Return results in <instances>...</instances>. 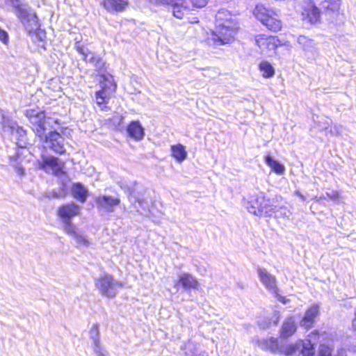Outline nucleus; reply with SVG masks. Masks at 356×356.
I'll return each instance as SVG.
<instances>
[{
    "label": "nucleus",
    "instance_id": "10",
    "mask_svg": "<svg viewBox=\"0 0 356 356\" xmlns=\"http://www.w3.org/2000/svg\"><path fill=\"white\" fill-rule=\"evenodd\" d=\"M297 6L301 8L302 19L311 24H315L320 21L321 11L312 0H294Z\"/></svg>",
    "mask_w": 356,
    "mask_h": 356
},
{
    "label": "nucleus",
    "instance_id": "36",
    "mask_svg": "<svg viewBox=\"0 0 356 356\" xmlns=\"http://www.w3.org/2000/svg\"><path fill=\"white\" fill-rule=\"evenodd\" d=\"M5 3L12 8V11L15 15L29 5L22 0H5Z\"/></svg>",
    "mask_w": 356,
    "mask_h": 356
},
{
    "label": "nucleus",
    "instance_id": "41",
    "mask_svg": "<svg viewBox=\"0 0 356 356\" xmlns=\"http://www.w3.org/2000/svg\"><path fill=\"white\" fill-rule=\"evenodd\" d=\"M59 120L58 119H54L50 117H46L44 118L42 127L44 129V135L47 134L46 131L48 129H54V124H59Z\"/></svg>",
    "mask_w": 356,
    "mask_h": 356
},
{
    "label": "nucleus",
    "instance_id": "4",
    "mask_svg": "<svg viewBox=\"0 0 356 356\" xmlns=\"http://www.w3.org/2000/svg\"><path fill=\"white\" fill-rule=\"evenodd\" d=\"M95 285L102 296L108 298H114L118 293V289L122 286L120 282L107 273L102 274L96 278Z\"/></svg>",
    "mask_w": 356,
    "mask_h": 356
},
{
    "label": "nucleus",
    "instance_id": "33",
    "mask_svg": "<svg viewBox=\"0 0 356 356\" xmlns=\"http://www.w3.org/2000/svg\"><path fill=\"white\" fill-rule=\"evenodd\" d=\"M90 337L93 341V350L95 353H99L102 349L99 341V327L97 324H94L90 330Z\"/></svg>",
    "mask_w": 356,
    "mask_h": 356
},
{
    "label": "nucleus",
    "instance_id": "20",
    "mask_svg": "<svg viewBox=\"0 0 356 356\" xmlns=\"http://www.w3.org/2000/svg\"><path fill=\"white\" fill-rule=\"evenodd\" d=\"M319 314V307L317 305H314L308 308L305 315L300 321V325L307 329L312 327L315 318Z\"/></svg>",
    "mask_w": 356,
    "mask_h": 356
},
{
    "label": "nucleus",
    "instance_id": "26",
    "mask_svg": "<svg viewBox=\"0 0 356 356\" xmlns=\"http://www.w3.org/2000/svg\"><path fill=\"white\" fill-rule=\"evenodd\" d=\"M100 90L106 92H114L116 89V84L114 83L113 78L110 74H106L105 73L99 75Z\"/></svg>",
    "mask_w": 356,
    "mask_h": 356
},
{
    "label": "nucleus",
    "instance_id": "6",
    "mask_svg": "<svg viewBox=\"0 0 356 356\" xmlns=\"http://www.w3.org/2000/svg\"><path fill=\"white\" fill-rule=\"evenodd\" d=\"M1 124L3 132L16 135V145L17 147L24 148L29 145L26 131L22 127L19 126L15 121L9 118L3 117Z\"/></svg>",
    "mask_w": 356,
    "mask_h": 356
},
{
    "label": "nucleus",
    "instance_id": "13",
    "mask_svg": "<svg viewBox=\"0 0 356 356\" xmlns=\"http://www.w3.org/2000/svg\"><path fill=\"white\" fill-rule=\"evenodd\" d=\"M38 162L39 168L46 172L51 170L54 175H59L63 172L64 163L56 156L42 153Z\"/></svg>",
    "mask_w": 356,
    "mask_h": 356
},
{
    "label": "nucleus",
    "instance_id": "49",
    "mask_svg": "<svg viewBox=\"0 0 356 356\" xmlns=\"http://www.w3.org/2000/svg\"><path fill=\"white\" fill-rule=\"evenodd\" d=\"M17 172L19 175H23L24 174V170L22 168H17Z\"/></svg>",
    "mask_w": 356,
    "mask_h": 356
},
{
    "label": "nucleus",
    "instance_id": "38",
    "mask_svg": "<svg viewBox=\"0 0 356 356\" xmlns=\"http://www.w3.org/2000/svg\"><path fill=\"white\" fill-rule=\"evenodd\" d=\"M110 92H106L103 90H97L95 92V101L99 106L106 104L108 103L110 99Z\"/></svg>",
    "mask_w": 356,
    "mask_h": 356
},
{
    "label": "nucleus",
    "instance_id": "11",
    "mask_svg": "<svg viewBox=\"0 0 356 356\" xmlns=\"http://www.w3.org/2000/svg\"><path fill=\"white\" fill-rule=\"evenodd\" d=\"M28 118L33 131L36 136L42 138L44 136L42 124L45 118V112L38 108L26 109L24 112Z\"/></svg>",
    "mask_w": 356,
    "mask_h": 356
},
{
    "label": "nucleus",
    "instance_id": "8",
    "mask_svg": "<svg viewBox=\"0 0 356 356\" xmlns=\"http://www.w3.org/2000/svg\"><path fill=\"white\" fill-rule=\"evenodd\" d=\"M80 212V207L74 203L63 204L58 207L57 215L63 223V229L65 232H72L75 226L72 220Z\"/></svg>",
    "mask_w": 356,
    "mask_h": 356
},
{
    "label": "nucleus",
    "instance_id": "34",
    "mask_svg": "<svg viewBox=\"0 0 356 356\" xmlns=\"http://www.w3.org/2000/svg\"><path fill=\"white\" fill-rule=\"evenodd\" d=\"M300 353L302 356H314L315 346L309 339H306L299 344Z\"/></svg>",
    "mask_w": 356,
    "mask_h": 356
},
{
    "label": "nucleus",
    "instance_id": "23",
    "mask_svg": "<svg viewBox=\"0 0 356 356\" xmlns=\"http://www.w3.org/2000/svg\"><path fill=\"white\" fill-rule=\"evenodd\" d=\"M297 42L304 51L311 54L312 56L318 55L317 44L314 40L305 35H299L297 38Z\"/></svg>",
    "mask_w": 356,
    "mask_h": 356
},
{
    "label": "nucleus",
    "instance_id": "42",
    "mask_svg": "<svg viewBox=\"0 0 356 356\" xmlns=\"http://www.w3.org/2000/svg\"><path fill=\"white\" fill-rule=\"evenodd\" d=\"M318 356H332V349L328 346L321 344Z\"/></svg>",
    "mask_w": 356,
    "mask_h": 356
},
{
    "label": "nucleus",
    "instance_id": "43",
    "mask_svg": "<svg viewBox=\"0 0 356 356\" xmlns=\"http://www.w3.org/2000/svg\"><path fill=\"white\" fill-rule=\"evenodd\" d=\"M193 6L196 8H203L207 3L208 0H191Z\"/></svg>",
    "mask_w": 356,
    "mask_h": 356
},
{
    "label": "nucleus",
    "instance_id": "30",
    "mask_svg": "<svg viewBox=\"0 0 356 356\" xmlns=\"http://www.w3.org/2000/svg\"><path fill=\"white\" fill-rule=\"evenodd\" d=\"M264 160L266 165H268L274 172L280 175L284 174L285 168L280 161L274 159L270 154L266 155Z\"/></svg>",
    "mask_w": 356,
    "mask_h": 356
},
{
    "label": "nucleus",
    "instance_id": "24",
    "mask_svg": "<svg viewBox=\"0 0 356 356\" xmlns=\"http://www.w3.org/2000/svg\"><path fill=\"white\" fill-rule=\"evenodd\" d=\"M297 325L294 317L289 316L286 318L281 327L280 336L282 338L286 339L292 336L296 331Z\"/></svg>",
    "mask_w": 356,
    "mask_h": 356
},
{
    "label": "nucleus",
    "instance_id": "45",
    "mask_svg": "<svg viewBox=\"0 0 356 356\" xmlns=\"http://www.w3.org/2000/svg\"><path fill=\"white\" fill-rule=\"evenodd\" d=\"M0 40L3 44H7L8 42V33L0 28Z\"/></svg>",
    "mask_w": 356,
    "mask_h": 356
},
{
    "label": "nucleus",
    "instance_id": "19",
    "mask_svg": "<svg viewBox=\"0 0 356 356\" xmlns=\"http://www.w3.org/2000/svg\"><path fill=\"white\" fill-rule=\"evenodd\" d=\"M264 213H266L264 217L284 218H289L291 212L290 209L285 206H273L270 204L267 211H266Z\"/></svg>",
    "mask_w": 356,
    "mask_h": 356
},
{
    "label": "nucleus",
    "instance_id": "46",
    "mask_svg": "<svg viewBox=\"0 0 356 356\" xmlns=\"http://www.w3.org/2000/svg\"><path fill=\"white\" fill-rule=\"evenodd\" d=\"M326 194L330 199H336L338 197V193L337 192L332 191V193H327Z\"/></svg>",
    "mask_w": 356,
    "mask_h": 356
},
{
    "label": "nucleus",
    "instance_id": "22",
    "mask_svg": "<svg viewBox=\"0 0 356 356\" xmlns=\"http://www.w3.org/2000/svg\"><path fill=\"white\" fill-rule=\"evenodd\" d=\"M128 136L135 140H140L144 138L145 129L139 121H131L127 127Z\"/></svg>",
    "mask_w": 356,
    "mask_h": 356
},
{
    "label": "nucleus",
    "instance_id": "32",
    "mask_svg": "<svg viewBox=\"0 0 356 356\" xmlns=\"http://www.w3.org/2000/svg\"><path fill=\"white\" fill-rule=\"evenodd\" d=\"M67 194V188L65 183H62L61 185L58 188L52 191H47L45 193V197L48 199H59L64 198Z\"/></svg>",
    "mask_w": 356,
    "mask_h": 356
},
{
    "label": "nucleus",
    "instance_id": "35",
    "mask_svg": "<svg viewBox=\"0 0 356 356\" xmlns=\"http://www.w3.org/2000/svg\"><path fill=\"white\" fill-rule=\"evenodd\" d=\"M259 68L265 78L273 77L275 74L274 67L266 60L261 61L259 65Z\"/></svg>",
    "mask_w": 356,
    "mask_h": 356
},
{
    "label": "nucleus",
    "instance_id": "21",
    "mask_svg": "<svg viewBox=\"0 0 356 356\" xmlns=\"http://www.w3.org/2000/svg\"><path fill=\"white\" fill-rule=\"evenodd\" d=\"M84 61L90 63L94 67V70L97 73V75L104 73L106 62L97 52L91 51L90 56L87 57V60Z\"/></svg>",
    "mask_w": 356,
    "mask_h": 356
},
{
    "label": "nucleus",
    "instance_id": "18",
    "mask_svg": "<svg viewBox=\"0 0 356 356\" xmlns=\"http://www.w3.org/2000/svg\"><path fill=\"white\" fill-rule=\"evenodd\" d=\"M257 273L260 278L261 283L266 288L271 291L275 294H277L278 289L276 285V279L275 276L269 273L265 268H258Z\"/></svg>",
    "mask_w": 356,
    "mask_h": 356
},
{
    "label": "nucleus",
    "instance_id": "39",
    "mask_svg": "<svg viewBox=\"0 0 356 356\" xmlns=\"http://www.w3.org/2000/svg\"><path fill=\"white\" fill-rule=\"evenodd\" d=\"M300 349L299 344H282L280 350V355L286 356L293 355L296 351Z\"/></svg>",
    "mask_w": 356,
    "mask_h": 356
},
{
    "label": "nucleus",
    "instance_id": "44",
    "mask_svg": "<svg viewBox=\"0 0 356 356\" xmlns=\"http://www.w3.org/2000/svg\"><path fill=\"white\" fill-rule=\"evenodd\" d=\"M186 356H208V353L205 351L198 352L195 348L193 350H191L190 353H186Z\"/></svg>",
    "mask_w": 356,
    "mask_h": 356
},
{
    "label": "nucleus",
    "instance_id": "25",
    "mask_svg": "<svg viewBox=\"0 0 356 356\" xmlns=\"http://www.w3.org/2000/svg\"><path fill=\"white\" fill-rule=\"evenodd\" d=\"M73 197L81 203H85L88 196V191L80 182L74 183L72 188Z\"/></svg>",
    "mask_w": 356,
    "mask_h": 356
},
{
    "label": "nucleus",
    "instance_id": "1",
    "mask_svg": "<svg viewBox=\"0 0 356 356\" xmlns=\"http://www.w3.org/2000/svg\"><path fill=\"white\" fill-rule=\"evenodd\" d=\"M118 185L122 190L127 195L129 202L132 204L137 212L147 213L149 209V202L145 197L146 190L138 183L134 182L128 184L125 181H119Z\"/></svg>",
    "mask_w": 356,
    "mask_h": 356
},
{
    "label": "nucleus",
    "instance_id": "47",
    "mask_svg": "<svg viewBox=\"0 0 356 356\" xmlns=\"http://www.w3.org/2000/svg\"><path fill=\"white\" fill-rule=\"evenodd\" d=\"M330 127V122L327 120H325L323 122L322 129L327 130Z\"/></svg>",
    "mask_w": 356,
    "mask_h": 356
},
{
    "label": "nucleus",
    "instance_id": "29",
    "mask_svg": "<svg viewBox=\"0 0 356 356\" xmlns=\"http://www.w3.org/2000/svg\"><path fill=\"white\" fill-rule=\"evenodd\" d=\"M66 233L74 238L77 246L88 248L90 244L86 236L81 232H79L76 226L73 227L72 232Z\"/></svg>",
    "mask_w": 356,
    "mask_h": 356
},
{
    "label": "nucleus",
    "instance_id": "16",
    "mask_svg": "<svg viewBox=\"0 0 356 356\" xmlns=\"http://www.w3.org/2000/svg\"><path fill=\"white\" fill-rule=\"evenodd\" d=\"M340 0H324L321 2L322 13L327 16L328 21L334 23L340 15Z\"/></svg>",
    "mask_w": 356,
    "mask_h": 356
},
{
    "label": "nucleus",
    "instance_id": "17",
    "mask_svg": "<svg viewBox=\"0 0 356 356\" xmlns=\"http://www.w3.org/2000/svg\"><path fill=\"white\" fill-rule=\"evenodd\" d=\"M181 286L186 292L197 290L200 286L197 280L191 273L182 272L178 275L175 286Z\"/></svg>",
    "mask_w": 356,
    "mask_h": 356
},
{
    "label": "nucleus",
    "instance_id": "27",
    "mask_svg": "<svg viewBox=\"0 0 356 356\" xmlns=\"http://www.w3.org/2000/svg\"><path fill=\"white\" fill-rule=\"evenodd\" d=\"M236 24V21L233 19L232 15L226 9H220L216 15V24L221 26L222 24Z\"/></svg>",
    "mask_w": 356,
    "mask_h": 356
},
{
    "label": "nucleus",
    "instance_id": "7",
    "mask_svg": "<svg viewBox=\"0 0 356 356\" xmlns=\"http://www.w3.org/2000/svg\"><path fill=\"white\" fill-rule=\"evenodd\" d=\"M15 16L29 33H35L40 29V22L38 17L29 5L18 12Z\"/></svg>",
    "mask_w": 356,
    "mask_h": 356
},
{
    "label": "nucleus",
    "instance_id": "52",
    "mask_svg": "<svg viewBox=\"0 0 356 356\" xmlns=\"http://www.w3.org/2000/svg\"><path fill=\"white\" fill-rule=\"evenodd\" d=\"M97 356H104V354L102 353V349L99 350V353H95Z\"/></svg>",
    "mask_w": 356,
    "mask_h": 356
},
{
    "label": "nucleus",
    "instance_id": "15",
    "mask_svg": "<svg viewBox=\"0 0 356 356\" xmlns=\"http://www.w3.org/2000/svg\"><path fill=\"white\" fill-rule=\"evenodd\" d=\"M97 208L106 213L114 211V208L120 204L118 197H112L106 195H99L95 200Z\"/></svg>",
    "mask_w": 356,
    "mask_h": 356
},
{
    "label": "nucleus",
    "instance_id": "28",
    "mask_svg": "<svg viewBox=\"0 0 356 356\" xmlns=\"http://www.w3.org/2000/svg\"><path fill=\"white\" fill-rule=\"evenodd\" d=\"M102 4L109 12H121L127 6V2L125 0H104Z\"/></svg>",
    "mask_w": 356,
    "mask_h": 356
},
{
    "label": "nucleus",
    "instance_id": "9",
    "mask_svg": "<svg viewBox=\"0 0 356 356\" xmlns=\"http://www.w3.org/2000/svg\"><path fill=\"white\" fill-rule=\"evenodd\" d=\"M40 139L43 141L45 149H49L60 155L65 154V138L57 131H50Z\"/></svg>",
    "mask_w": 356,
    "mask_h": 356
},
{
    "label": "nucleus",
    "instance_id": "5",
    "mask_svg": "<svg viewBox=\"0 0 356 356\" xmlns=\"http://www.w3.org/2000/svg\"><path fill=\"white\" fill-rule=\"evenodd\" d=\"M238 29V24H216V31L211 33V40L213 44L220 46L230 42L234 38Z\"/></svg>",
    "mask_w": 356,
    "mask_h": 356
},
{
    "label": "nucleus",
    "instance_id": "12",
    "mask_svg": "<svg viewBox=\"0 0 356 356\" xmlns=\"http://www.w3.org/2000/svg\"><path fill=\"white\" fill-rule=\"evenodd\" d=\"M154 5H166L171 8L172 15L177 19H182L190 13V7L186 0H149Z\"/></svg>",
    "mask_w": 356,
    "mask_h": 356
},
{
    "label": "nucleus",
    "instance_id": "3",
    "mask_svg": "<svg viewBox=\"0 0 356 356\" xmlns=\"http://www.w3.org/2000/svg\"><path fill=\"white\" fill-rule=\"evenodd\" d=\"M253 13L255 17L268 30L273 32L281 30L282 22L273 10L267 9L262 5H257Z\"/></svg>",
    "mask_w": 356,
    "mask_h": 356
},
{
    "label": "nucleus",
    "instance_id": "51",
    "mask_svg": "<svg viewBox=\"0 0 356 356\" xmlns=\"http://www.w3.org/2000/svg\"><path fill=\"white\" fill-rule=\"evenodd\" d=\"M296 195H297L298 197H300L302 199V200H303V201H304V200H305V198L304 195H303L302 194H301V193H300V192H299V191H296Z\"/></svg>",
    "mask_w": 356,
    "mask_h": 356
},
{
    "label": "nucleus",
    "instance_id": "50",
    "mask_svg": "<svg viewBox=\"0 0 356 356\" xmlns=\"http://www.w3.org/2000/svg\"><path fill=\"white\" fill-rule=\"evenodd\" d=\"M352 325H353V329L355 330H356V310H355V318L353 320Z\"/></svg>",
    "mask_w": 356,
    "mask_h": 356
},
{
    "label": "nucleus",
    "instance_id": "37",
    "mask_svg": "<svg viewBox=\"0 0 356 356\" xmlns=\"http://www.w3.org/2000/svg\"><path fill=\"white\" fill-rule=\"evenodd\" d=\"M265 343L270 352L280 354L282 344H280L277 339L270 337L266 340Z\"/></svg>",
    "mask_w": 356,
    "mask_h": 356
},
{
    "label": "nucleus",
    "instance_id": "40",
    "mask_svg": "<svg viewBox=\"0 0 356 356\" xmlns=\"http://www.w3.org/2000/svg\"><path fill=\"white\" fill-rule=\"evenodd\" d=\"M74 49L79 54L82 55L83 60H87V57L90 56V54L91 52V51L88 48L84 47V45L82 44L80 41H77L75 42Z\"/></svg>",
    "mask_w": 356,
    "mask_h": 356
},
{
    "label": "nucleus",
    "instance_id": "31",
    "mask_svg": "<svg viewBox=\"0 0 356 356\" xmlns=\"http://www.w3.org/2000/svg\"><path fill=\"white\" fill-rule=\"evenodd\" d=\"M170 149L172 157L178 162L181 163L186 159L187 152L183 145L177 144L172 145Z\"/></svg>",
    "mask_w": 356,
    "mask_h": 356
},
{
    "label": "nucleus",
    "instance_id": "48",
    "mask_svg": "<svg viewBox=\"0 0 356 356\" xmlns=\"http://www.w3.org/2000/svg\"><path fill=\"white\" fill-rule=\"evenodd\" d=\"M275 295H276V296L277 297L278 300H279L281 302H282V303H284V304H286V303L287 302V300H286V298H285V297L279 296L277 293V294H275Z\"/></svg>",
    "mask_w": 356,
    "mask_h": 356
},
{
    "label": "nucleus",
    "instance_id": "2",
    "mask_svg": "<svg viewBox=\"0 0 356 356\" xmlns=\"http://www.w3.org/2000/svg\"><path fill=\"white\" fill-rule=\"evenodd\" d=\"M270 203V200L260 191H253L243 197V206L248 212L259 217H264Z\"/></svg>",
    "mask_w": 356,
    "mask_h": 356
},
{
    "label": "nucleus",
    "instance_id": "14",
    "mask_svg": "<svg viewBox=\"0 0 356 356\" xmlns=\"http://www.w3.org/2000/svg\"><path fill=\"white\" fill-rule=\"evenodd\" d=\"M255 44L262 52L272 56L275 54L277 48L282 45V42L277 36H268L265 34H259L255 36Z\"/></svg>",
    "mask_w": 356,
    "mask_h": 356
}]
</instances>
